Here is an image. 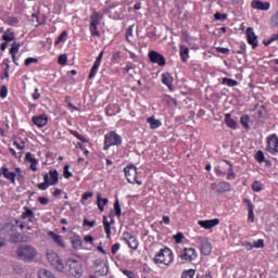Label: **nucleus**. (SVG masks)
I'll return each instance as SVG.
<instances>
[{
	"label": "nucleus",
	"instance_id": "f257e3e1",
	"mask_svg": "<svg viewBox=\"0 0 278 278\" xmlns=\"http://www.w3.org/2000/svg\"><path fill=\"white\" fill-rule=\"evenodd\" d=\"M16 255L24 262H34L38 255V250L29 244H23L17 248Z\"/></svg>",
	"mask_w": 278,
	"mask_h": 278
},
{
	"label": "nucleus",
	"instance_id": "f03ea898",
	"mask_svg": "<svg viewBox=\"0 0 278 278\" xmlns=\"http://www.w3.org/2000/svg\"><path fill=\"white\" fill-rule=\"evenodd\" d=\"M174 260L175 255L173 254V251L168 248H164L156 252L153 262L154 264H164V266H170Z\"/></svg>",
	"mask_w": 278,
	"mask_h": 278
},
{
	"label": "nucleus",
	"instance_id": "7ed1b4c3",
	"mask_svg": "<svg viewBox=\"0 0 278 278\" xmlns=\"http://www.w3.org/2000/svg\"><path fill=\"white\" fill-rule=\"evenodd\" d=\"M121 144H123V137L116 131H110L104 136V151H108L110 147H121Z\"/></svg>",
	"mask_w": 278,
	"mask_h": 278
},
{
	"label": "nucleus",
	"instance_id": "20e7f679",
	"mask_svg": "<svg viewBox=\"0 0 278 278\" xmlns=\"http://www.w3.org/2000/svg\"><path fill=\"white\" fill-rule=\"evenodd\" d=\"M66 266L72 277L79 278L81 275H84V266L81 265V262L75 258H67Z\"/></svg>",
	"mask_w": 278,
	"mask_h": 278
},
{
	"label": "nucleus",
	"instance_id": "39448f33",
	"mask_svg": "<svg viewBox=\"0 0 278 278\" xmlns=\"http://www.w3.org/2000/svg\"><path fill=\"white\" fill-rule=\"evenodd\" d=\"M103 18V15L97 11H94L90 15V24H89V31L91 36H96L99 38L101 36V33L99 31V25H101V20Z\"/></svg>",
	"mask_w": 278,
	"mask_h": 278
},
{
	"label": "nucleus",
	"instance_id": "423d86ee",
	"mask_svg": "<svg viewBox=\"0 0 278 278\" xmlns=\"http://www.w3.org/2000/svg\"><path fill=\"white\" fill-rule=\"evenodd\" d=\"M47 260L52 268H55L59 273H64V262H62L58 253L49 250L47 252Z\"/></svg>",
	"mask_w": 278,
	"mask_h": 278
},
{
	"label": "nucleus",
	"instance_id": "0eeeda50",
	"mask_svg": "<svg viewBox=\"0 0 278 278\" xmlns=\"http://www.w3.org/2000/svg\"><path fill=\"white\" fill-rule=\"evenodd\" d=\"M124 173L128 184H138V186H142V181L138 180V168L135 165L125 167Z\"/></svg>",
	"mask_w": 278,
	"mask_h": 278
},
{
	"label": "nucleus",
	"instance_id": "6e6552de",
	"mask_svg": "<svg viewBox=\"0 0 278 278\" xmlns=\"http://www.w3.org/2000/svg\"><path fill=\"white\" fill-rule=\"evenodd\" d=\"M197 257H199V254L193 248H185L180 254V260H182V262H194Z\"/></svg>",
	"mask_w": 278,
	"mask_h": 278
},
{
	"label": "nucleus",
	"instance_id": "1a4fd4ad",
	"mask_svg": "<svg viewBox=\"0 0 278 278\" xmlns=\"http://www.w3.org/2000/svg\"><path fill=\"white\" fill-rule=\"evenodd\" d=\"M149 60L152 64H157L159 66H166V58L162 55V53L157 51H150L149 52Z\"/></svg>",
	"mask_w": 278,
	"mask_h": 278
},
{
	"label": "nucleus",
	"instance_id": "9d476101",
	"mask_svg": "<svg viewBox=\"0 0 278 278\" xmlns=\"http://www.w3.org/2000/svg\"><path fill=\"white\" fill-rule=\"evenodd\" d=\"M2 229L5 231V233H9V236H11V233H16L18 230V219H12L11 222L4 224Z\"/></svg>",
	"mask_w": 278,
	"mask_h": 278
},
{
	"label": "nucleus",
	"instance_id": "9b49d317",
	"mask_svg": "<svg viewBox=\"0 0 278 278\" xmlns=\"http://www.w3.org/2000/svg\"><path fill=\"white\" fill-rule=\"evenodd\" d=\"M43 181H48L50 186H55L59 181L58 169H52L43 176Z\"/></svg>",
	"mask_w": 278,
	"mask_h": 278
},
{
	"label": "nucleus",
	"instance_id": "f8f14e48",
	"mask_svg": "<svg viewBox=\"0 0 278 278\" xmlns=\"http://www.w3.org/2000/svg\"><path fill=\"white\" fill-rule=\"evenodd\" d=\"M0 170L4 179H8L13 185L16 184V173L10 172V168L7 166H2Z\"/></svg>",
	"mask_w": 278,
	"mask_h": 278
},
{
	"label": "nucleus",
	"instance_id": "ddd939ff",
	"mask_svg": "<svg viewBox=\"0 0 278 278\" xmlns=\"http://www.w3.org/2000/svg\"><path fill=\"white\" fill-rule=\"evenodd\" d=\"M278 149V137L277 135H271L267 140V151L269 153H277Z\"/></svg>",
	"mask_w": 278,
	"mask_h": 278
},
{
	"label": "nucleus",
	"instance_id": "4468645a",
	"mask_svg": "<svg viewBox=\"0 0 278 278\" xmlns=\"http://www.w3.org/2000/svg\"><path fill=\"white\" fill-rule=\"evenodd\" d=\"M219 224H220V219L218 218L198 222V225H200V227H202L203 229H213V227H216Z\"/></svg>",
	"mask_w": 278,
	"mask_h": 278
},
{
	"label": "nucleus",
	"instance_id": "2eb2a0df",
	"mask_svg": "<svg viewBox=\"0 0 278 278\" xmlns=\"http://www.w3.org/2000/svg\"><path fill=\"white\" fill-rule=\"evenodd\" d=\"M251 7L254 10H262L264 12H267V10H270V2H262L261 0H253L251 2Z\"/></svg>",
	"mask_w": 278,
	"mask_h": 278
},
{
	"label": "nucleus",
	"instance_id": "dca6fc26",
	"mask_svg": "<svg viewBox=\"0 0 278 278\" xmlns=\"http://www.w3.org/2000/svg\"><path fill=\"white\" fill-rule=\"evenodd\" d=\"M243 203H245L247 207H248V220H250V223H254L255 222V213H253L254 211V206H253V202H251L250 199H244Z\"/></svg>",
	"mask_w": 278,
	"mask_h": 278
},
{
	"label": "nucleus",
	"instance_id": "f3484780",
	"mask_svg": "<svg viewBox=\"0 0 278 278\" xmlns=\"http://www.w3.org/2000/svg\"><path fill=\"white\" fill-rule=\"evenodd\" d=\"M247 38L249 45H252V48L255 49V47H257V37L255 36L253 28L249 27L247 29Z\"/></svg>",
	"mask_w": 278,
	"mask_h": 278
},
{
	"label": "nucleus",
	"instance_id": "a211bd4d",
	"mask_svg": "<svg viewBox=\"0 0 278 278\" xmlns=\"http://www.w3.org/2000/svg\"><path fill=\"white\" fill-rule=\"evenodd\" d=\"M33 123L34 125H36L37 127H46L47 123H49L48 117L43 114V115H39V116H34L33 117Z\"/></svg>",
	"mask_w": 278,
	"mask_h": 278
},
{
	"label": "nucleus",
	"instance_id": "6ab92c4d",
	"mask_svg": "<svg viewBox=\"0 0 278 278\" xmlns=\"http://www.w3.org/2000/svg\"><path fill=\"white\" fill-rule=\"evenodd\" d=\"M201 253L202 255H210L212 253V243H210L205 238L202 239Z\"/></svg>",
	"mask_w": 278,
	"mask_h": 278
},
{
	"label": "nucleus",
	"instance_id": "aec40b11",
	"mask_svg": "<svg viewBox=\"0 0 278 278\" xmlns=\"http://www.w3.org/2000/svg\"><path fill=\"white\" fill-rule=\"evenodd\" d=\"M161 77H162V84H164V86H167V88L173 90V75H170V73H164L162 74Z\"/></svg>",
	"mask_w": 278,
	"mask_h": 278
},
{
	"label": "nucleus",
	"instance_id": "412c9836",
	"mask_svg": "<svg viewBox=\"0 0 278 278\" xmlns=\"http://www.w3.org/2000/svg\"><path fill=\"white\" fill-rule=\"evenodd\" d=\"M225 123L230 129H238V122L231 118V113L225 114Z\"/></svg>",
	"mask_w": 278,
	"mask_h": 278
},
{
	"label": "nucleus",
	"instance_id": "4be33fe9",
	"mask_svg": "<svg viewBox=\"0 0 278 278\" xmlns=\"http://www.w3.org/2000/svg\"><path fill=\"white\" fill-rule=\"evenodd\" d=\"M109 202L110 200H108V198H101V193L97 194V205L100 212H103V210H105V206L108 205Z\"/></svg>",
	"mask_w": 278,
	"mask_h": 278
},
{
	"label": "nucleus",
	"instance_id": "5701e85b",
	"mask_svg": "<svg viewBox=\"0 0 278 278\" xmlns=\"http://www.w3.org/2000/svg\"><path fill=\"white\" fill-rule=\"evenodd\" d=\"M22 218L24 220L28 218L29 223H34V218H36V216L34 215V211H31V208L24 206V212L22 213Z\"/></svg>",
	"mask_w": 278,
	"mask_h": 278
},
{
	"label": "nucleus",
	"instance_id": "b1692460",
	"mask_svg": "<svg viewBox=\"0 0 278 278\" xmlns=\"http://www.w3.org/2000/svg\"><path fill=\"white\" fill-rule=\"evenodd\" d=\"M48 236H50V238L62 249H64V241L62 240V237L60 235H56L53 231H49Z\"/></svg>",
	"mask_w": 278,
	"mask_h": 278
},
{
	"label": "nucleus",
	"instance_id": "393cba45",
	"mask_svg": "<svg viewBox=\"0 0 278 278\" xmlns=\"http://www.w3.org/2000/svg\"><path fill=\"white\" fill-rule=\"evenodd\" d=\"M147 123H149L150 129H159V127H162V121L156 119L153 116L148 117Z\"/></svg>",
	"mask_w": 278,
	"mask_h": 278
},
{
	"label": "nucleus",
	"instance_id": "a878e982",
	"mask_svg": "<svg viewBox=\"0 0 278 278\" xmlns=\"http://www.w3.org/2000/svg\"><path fill=\"white\" fill-rule=\"evenodd\" d=\"M180 56L182 62H188V58H190V48L188 46H180Z\"/></svg>",
	"mask_w": 278,
	"mask_h": 278
},
{
	"label": "nucleus",
	"instance_id": "bb28decb",
	"mask_svg": "<svg viewBox=\"0 0 278 278\" xmlns=\"http://www.w3.org/2000/svg\"><path fill=\"white\" fill-rule=\"evenodd\" d=\"M112 223H114V219L110 222H108V217L103 216V225H104V231L106 233V238H110V236L112 235Z\"/></svg>",
	"mask_w": 278,
	"mask_h": 278
},
{
	"label": "nucleus",
	"instance_id": "cd10ccee",
	"mask_svg": "<svg viewBox=\"0 0 278 278\" xmlns=\"http://www.w3.org/2000/svg\"><path fill=\"white\" fill-rule=\"evenodd\" d=\"M18 49H21V43L13 42L10 49L13 62H16V53H18Z\"/></svg>",
	"mask_w": 278,
	"mask_h": 278
},
{
	"label": "nucleus",
	"instance_id": "c85d7f7f",
	"mask_svg": "<svg viewBox=\"0 0 278 278\" xmlns=\"http://www.w3.org/2000/svg\"><path fill=\"white\" fill-rule=\"evenodd\" d=\"M222 84L223 86H228V88H236V86H238V80L228 78V77H224L222 79Z\"/></svg>",
	"mask_w": 278,
	"mask_h": 278
},
{
	"label": "nucleus",
	"instance_id": "c756f323",
	"mask_svg": "<svg viewBox=\"0 0 278 278\" xmlns=\"http://www.w3.org/2000/svg\"><path fill=\"white\" fill-rule=\"evenodd\" d=\"M231 190V185L227 181H222L218 184V192H229Z\"/></svg>",
	"mask_w": 278,
	"mask_h": 278
},
{
	"label": "nucleus",
	"instance_id": "7c9ffc66",
	"mask_svg": "<svg viewBox=\"0 0 278 278\" xmlns=\"http://www.w3.org/2000/svg\"><path fill=\"white\" fill-rule=\"evenodd\" d=\"M224 164H228V166H229L227 179H230V180L236 179V173H233V165H231V163H229V161H224Z\"/></svg>",
	"mask_w": 278,
	"mask_h": 278
},
{
	"label": "nucleus",
	"instance_id": "2f4dec72",
	"mask_svg": "<svg viewBox=\"0 0 278 278\" xmlns=\"http://www.w3.org/2000/svg\"><path fill=\"white\" fill-rule=\"evenodd\" d=\"M249 121H251V117L249 115H242L240 117V124L244 129H251V127L249 126Z\"/></svg>",
	"mask_w": 278,
	"mask_h": 278
},
{
	"label": "nucleus",
	"instance_id": "473e14b6",
	"mask_svg": "<svg viewBox=\"0 0 278 278\" xmlns=\"http://www.w3.org/2000/svg\"><path fill=\"white\" fill-rule=\"evenodd\" d=\"M252 190L253 192H262V190H264V184H262L260 180H255L252 184Z\"/></svg>",
	"mask_w": 278,
	"mask_h": 278
},
{
	"label": "nucleus",
	"instance_id": "72a5a7b5",
	"mask_svg": "<svg viewBox=\"0 0 278 278\" xmlns=\"http://www.w3.org/2000/svg\"><path fill=\"white\" fill-rule=\"evenodd\" d=\"M277 40H278V31L274 34L269 39L263 40V45H265V47H270V45H273V42H277Z\"/></svg>",
	"mask_w": 278,
	"mask_h": 278
},
{
	"label": "nucleus",
	"instance_id": "f704fd0d",
	"mask_svg": "<svg viewBox=\"0 0 278 278\" xmlns=\"http://www.w3.org/2000/svg\"><path fill=\"white\" fill-rule=\"evenodd\" d=\"M14 38V33H12L10 29H8L2 36V39L5 40V42H12Z\"/></svg>",
	"mask_w": 278,
	"mask_h": 278
},
{
	"label": "nucleus",
	"instance_id": "c9c22d12",
	"mask_svg": "<svg viewBox=\"0 0 278 278\" xmlns=\"http://www.w3.org/2000/svg\"><path fill=\"white\" fill-rule=\"evenodd\" d=\"M68 38V31L63 30L61 35L55 40L54 45H60V42H66V39Z\"/></svg>",
	"mask_w": 278,
	"mask_h": 278
},
{
	"label": "nucleus",
	"instance_id": "e433bc0d",
	"mask_svg": "<svg viewBox=\"0 0 278 278\" xmlns=\"http://www.w3.org/2000/svg\"><path fill=\"white\" fill-rule=\"evenodd\" d=\"M127 244L129 249H132V251H136L138 249V239L136 237H132L129 241H127Z\"/></svg>",
	"mask_w": 278,
	"mask_h": 278
},
{
	"label": "nucleus",
	"instance_id": "4c0bfd02",
	"mask_svg": "<svg viewBox=\"0 0 278 278\" xmlns=\"http://www.w3.org/2000/svg\"><path fill=\"white\" fill-rule=\"evenodd\" d=\"M99 64L93 63V66L91 67V71L89 73V79H94V77L97 76V73L99 72Z\"/></svg>",
	"mask_w": 278,
	"mask_h": 278
},
{
	"label": "nucleus",
	"instance_id": "58836bf2",
	"mask_svg": "<svg viewBox=\"0 0 278 278\" xmlns=\"http://www.w3.org/2000/svg\"><path fill=\"white\" fill-rule=\"evenodd\" d=\"M70 134L77 138V140H80V142H88V139L84 135L78 134L77 130H70Z\"/></svg>",
	"mask_w": 278,
	"mask_h": 278
},
{
	"label": "nucleus",
	"instance_id": "ea45409f",
	"mask_svg": "<svg viewBox=\"0 0 278 278\" xmlns=\"http://www.w3.org/2000/svg\"><path fill=\"white\" fill-rule=\"evenodd\" d=\"M9 236H10V240H11V242H13V244L21 242V235L18 232H13Z\"/></svg>",
	"mask_w": 278,
	"mask_h": 278
},
{
	"label": "nucleus",
	"instance_id": "a19ab883",
	"mask_svg": "<svg viewBox=\"0 0 278 278\" xmlns=\"http://www.w3.org/2000/svg\"><path fill=\"white\" fill-rule=\"evenodd\" d=\"M66 62H68V56L66 54L59 55L58 63L61 66H66Z\"/></svg>",
	"mask_w": 278,
	"mask_h": 278
},
{
	"label": "nucleus",
	"instance_id": "79ce46f5",
	"mask_svg": "<svg viewBox=\"0 0 278 278\" xmlns=\"http://www.w3.org/2000/svg\"><path fill=\"white\" fill-rule=\"evenodd\" d=\"M255 160H257L260 164H264L266 157L264 156V152H262V150L256 152Z\"/></svg>",
	"mask_w": 278,
	"mask_h": 278
},
{
	"label": "nucleus",
	"instance_id": "37998d69",
	"mask_svg": "<svg viewBox=\"0 0 278 278\" xmlns=\"http://www.w3.org/2000/svg\"><path fill=\"white\" fill-rule=\"evenodd\" d=\"M70 169H71L70 165L64 166L63 175H64L65 179H71V177H73V173H71Z\"/></svg>",
	"mask_w": 278,
	"mask_h": 278
},
{
	"label": "nucleus",
	"instance_id": "c03bdc74",
	"mask_svg": "<svg viewBox=\"0 0 278 278\" xmlns=\"http://www.w3.org/2000/svg\"><path fill=\"white\" fill-rule=\"evenodd\" d=\"M25 160L26 162H29V164H35L36 162H38V160L34 157V154H31L30 152L26 153Z\"/></svg>",
	"mask_w": 278,
	"mask_h": 278
},
{
	"label": "nucleus",
	"instance_id": "a18cd8bd",
	"mask_svg": "<svg viewBox=\"0 0 278 278\" xmlns=\"http://www.w3.org/2000/svg\"><path fill=\"white\" fill-rule=\"evenodd\" d=\"M181 278H194V269L184 271Z\"/></svg>",
	"mask_w": 278,
	"mask_h": 278
},
{
	"label": "nucleus",
	"instance_id": "49530a36",
	"mask_svg": "<svg viewBox=\"0 0 278 278\" xmlns=\"http://www.w3.org/2000/svg\"><path fill=\"white\" fill-rule=\"evenodd\" d=\"M214 18H215V21H226L227 20V14L216 12L214 14Z\"/></svg>",
	"mask_w": 278,
	"mask_h": 278
},
{
	"label": "nucleus",
	"instance_id": "de8ad7c7",
	"mask_svg": "<svg viewBox=\"0 0 278 278\" xmlns=\"http://www.w3.org/2000/svg\"><path fill=\"white\" fill-rule=\"evenodd\" d=\"M36 63H38V59L36 58H27L24 61L25 66H30V64H36Z\"/></svg>",
	"mask_w": 278,
	"mask_h": 278
},
{
	"label": "nucleus",
	"instance_id": "09e8293b",
	"mask_svg": "<svg viewBox=\"0 0 278 278\" xmlns=\"http://www.w3.org/2000/svg\"><path fill=\"white\" fill-rule=\"evenodd\" d=\"M114 210H115L116 216H121L122 210H121V203L118 202V200H116L114 203Z\"/></svg>",
	"mask_w": 278,
	"mask_h": 278
},
{
	"label": "nucleus",
	"instance_id": "8fccbe9b",
	"mask_svg": "<svg viewBox=\"0 0 278 278\" xmlns=\"http://www.w3.org/2000/svg\"><path fill=\"white\" fill-rule=\"evenodd\" d=\"M174 240L176 244H181V240H184V233L178 232L177 235L174 236Z\"/></svg>",
	"mask_w": 278,
	"mask_h": 278
},
{
	"label": "nucleus",
	"instance_id": "3c124183",
	"mask_svg": "<svg viewBox=\"0 0 278 278\" xmlns=\"http://www.w3.org/2000/svg\"><path fill=\"white\" fill-rule=\"evenodd\" d=\"M49 186H51V185L48 181L46 182V180H43V182L37 185V188L39 190H47L49 188Z\"/></svg>",
	"mask_w": 278,
	"mask_h": 278
},
{
	"label": "nucleus",
	"instance_id": "603ef678",
	"mask_svg": "<svg viewBox=\"0 0 278 278\" xmlns=\"http://www.w3.org/2000/svg\"><path fill=\"white\" fill-rule=\"evenodd\" d=\"M93 193L92 192H85L81 195V203H84V201H88V199H92Z\"/></svg>",
	"mask_w": 278,
	"mask_h": 278
},
{
	"label": "nucleus",
	"instance_id": "864d4df0",
	"mask_svg": "<svg viewBox=\"0 0 278 278\" xmlns=\"http://www.w3.org/2000/svg\"><path fill=\"white\" fill-rule=\"evenodd\" d=\"M111 251L113 253V255H116V253H118V251H121V243H115L112 245Z\"/></svg>",
	"mask_w": 278,
	"mask_h": 278
},
{
	"label": "nucleus",
	"instance_id": "5fc2aeb1",
	"mask_svg": "<svg viewBox=\"0 0 278 278\" xmlns=\"http://www.w3.org/2000/svg\"><path fill=\"white\" fill-rule=\"evenodd\" d=\"M123 58L122 52L117 51L113 54L112 56V62H118V60H121Z\"/></svg>",
	"mask_w": 278,
	"mask_h": 278
},
{
	"label": "nucleus",
	"instance_id": "6e6d98bb",
	"mask_svg": "<svg viewBox=\"0 0 278 278\" xmlns=\"http://www.w3.org/2000/svg\"><path fill=\"white\" fill-rule=\"evenodd\" d=\"M105 54V51H101L98 55V58L94 61V64H98L99 66H101V60H103V55Z\"/></svg>",
	"mask_w": 278,
	"mask_h": 278
},
{
	"label": "nucleus",
	"instance_id": "4d7b16f0",
	"mask_svg": "<svg viewBox=\"0 0 278 278\" xmlns=\"http://www.w3.org/2000/svg\"><path fill=\"white\" fill-rule=\"evenodd\" d=\"M0 97H1V99H5V97H8V87H5V86L1 87Z\"/></svg>",
	"mask_w": 278,
	"mask_h": 278
},
{
	"label": "nucleus",
	"instance_id": "13d9d810",
	"mask_svg": "<svg viewBox=\"0 0 278 278\" xmlns=\"http://www.w3.org/2000/svg\"><path fill=\"white\" fill-rule=\"evenodd\" d=\"M129 36H134V25H130L127 29H126V39L129 40Z\"/></svg>",
	"mask_w": 278,
	"mask_h": 278
},
{
	"label": "nucleus",
	"instance_id": "bf43d9fd",
	"mask_svg": "<svg viewBox=\"0 0 278 278\" xmlns=\"http://www.w3.org/2000/svg\"><path fill=\"white\" fill-rule=\"evenodd\" d=\"M122 238L125 242H129L134 237L129 232H124Z\"/></svg>",
	"mask_w": 278,
	"mask_h": 278
},
{
	"label": "nucleus",
	"instance_id": "052dcab7",
	"mask_svg": "<svg viewBox=\"0 0 278 278\" xmlns=\"http://www.w3.org/2000/svg\"><path fill=\"white\" fill-rule=\"evenodd\" d=\"M255 249H264V240L263 239H258L255 243H254Z\"/></svg>",
	"mask_w": 278,
	"mask_h": 278
},
{
	"label": "nucleus",
	"instance_id": "680f3d73",
	"mask_svg": "<svg viewBox=\"0 0 278 278\" xmlns=\"http://www.w3.org/2000/svg\"><path fill=\"white\" fill-rule=\"evenodd\" d=\"M38 201L41 205H49V199L45 197H39Z\"/></svg>",
	"mask_w": 278,
	"mask_h": 278
},
{
	"label": "nucleus",
	"instance_id": "e2e57ef3",
	"mask_svg": "<svg viewBox=\"0 0 278 278\" xmlns=\"http://www.w3.org/2000/svg\"><path fill=\"white\" fill-rule=\"evenodd\" d=\"M84 225L86 226V227H94V225H97V222H94V220H88V219H84Z\"/></svg>",
	"mask_w": 278,
	"mask_h": 278
},
{
	"label": "nucleus",
	"instance_id": "0e129e2a",
	"mask_svg": "<svg viewBox=\"0 0 278 278\" xmlns=\"http://www.w3.org/2000/svg\"><path fill=\"white\" fill-rule=\"evenodd\" d=\"M74 249H79L81 247V241L79 239H75L72 241Z\"/></svg>",
	"mask_w": 278,
	"mask_h": 278
},
{
	"label": "nucleus",
	"instance_id": "69168bd1",
	"mask_svg": "<svg viewBox=\"0 0 278 278\" xmlns=\"http://www.w3.org/2000/svg\"><path fill=\"white\" fill-rule=\"evenodd\" d=\"M33 99H34V101H38V99H40V91L38 88L35 89V91L33 93Z\"/></svg>",
	"mask_w": 278,
	"mask_h": 278
},
{
	"label": "nucleus",
	"instance_id": "338daca9",
	"mask_svg": "<svg viewBox=\"0 0 278 278\" xmlns=\"http://www.w3.org/2000/svg\"><path fill=\"white\" fill-rule=\"evenodd\" d=\"M124 275L128 278H134V271L129 270V269H124L123 270Z\"/></svg>",
	"mask_w": 278,
	"mask_h": 278
},
{
	"label": "nucleus",
	"instance_id": "774afa93",
	"mask_svg": "<svg viewBox=\"0 0 278 278\" xmlns=\"http://www.w3.org/2000/svg\"><path fill=\"white\" fill-rule=\"evenodd\" d=\"M217 52L218 53L227 54V53H229V49L228 48L218 47L217 48Z\"/></svg>",
	"mask_w": 278,
	"mask_h": 278
}]
</instances>
